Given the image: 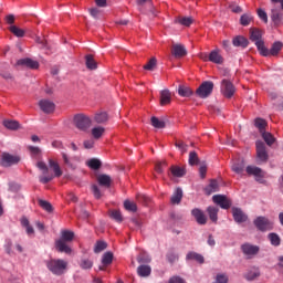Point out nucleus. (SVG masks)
Wrapping results in <instances>:
<instances>
[{"label": "nucleus", "instance_id": "nucleus-19", "mask_svg": "<svg viewBox=\"0 0 283 283\" xmlns=\"http://www.w3.org/2000/svg\"><path fill=\"white\" fill-rule=\"evenodd\" d=\"M97 182L99 187L109 189L112 187V177L109 175H99L97 176Z\"/></svg>", "mask_w": 283, "mask_h": 283}, {"label": "nucleus", "instance_id": "nucleus-41", "mask_svg": "<svg viewBox=\"0 0 283 283\" xmlns=\"http://www.w3.org/2000/svg\"><path fill=\"white\" fill-rule=\"evenodd\" d=\"M38 203L40 205V207L44 210L48 211V213H52V211L54 210V208L52 207V203H50V201H45L43 199H40L38 201Z\"/></svg>", "mask_w": 283, "mask_h": 283}, {"label": "nucleus", "instance_id": "nucleus-55", "mask_svg": "<svg viewBox=\"0 0 283 283\" xmlns=\"http://www.w3.org/2000/svg\"><path fill=\"white\" fill-rule=\"evenodd\" d=\"M169 178L172 179L174 182H178V166L170 168Z\"/></svg>", "mask_w": 283, "mask_h": 283}, {"label": "nucleus", "instance_id": "nucleus-34", "mask_svg": "<svg viewBox=\"0 0 283 283\" xmlns=\"http://www.w3.org/2000/svg\"><path fill=\"white\" fill-rule=\"evenodd\" d=\"M114 262V253L112 252H106L102 256V264L103 266H109Z\"/></svg>", "mask_w": 283, "mask_h": 283}, {"label": "nucleus", "instance_id": "nucleus-24", "mask_svg": "<svg viewBox=\"0 0 283 283\" xmlns=\"http://www.w3.org/2000/svg\"><path fill=\"white\" fill-rule=\"evenodd\" d=\"M171 103V92L164 90L160 92V105H169Z\"/></svg>", "mask_w": 283, "mask_h": 283}, {"label": "nucleus", "instance_id": "nucleus-5", "mask_svg": "<svg viewBox=\"0 0 283 283\" xmlns=\"http://www.w3.org/2000/svg\"><path fill=\"white\" fill-rule=\"evenodd\" d=\"M212 92H213V82L206 81L197 88L196 94L197 96H199V98H208V96H211Z\"/></svg>", "mask_w": 283, "mask_h": 283}, {"label": "nucleus", "instance_id": "nucleus-43", "mask_svg": "<svg viewBox=\"0 0 283 283\" xmlns=\"http://www.w3.org/2000/svg\"><path fill=\"white\" fill-rule=\"evenodd\" d=\"M261 135L263 140H265L266 145H269V147H271V145L275 143V137H273L271 133H266V130H264L263 133H261Z\"/></svg>", "mask_w": 283, "mask_h": 283}, {"label": "nucleus", "instance_id": "nucleus-2", "mask_svg": "<svg viewBox=\"0 0 283 283\" xmlns=\"http://www.w3.org/2000/svg\"><path fill=\"white\" fill-rule=\"evenodd\" d=\"M250 41H252L256 45L262 56H269V49H266V46L264 45V41L262 40V31L258 29H251Z\"/></svg>", "mask_w": 283, "mask_h": 283}, {"label": "nucleus", "instance_id": "nucleus-17", "mask_svg": "<svg viewBox=\"0 0 283 283\" xmlns=\"http://www.w3.org/2000/svg\"><path fill=\"white\" fill-rule=\"evenodd\" d=\"M55 249L60 253H66V255H70V253H72V248H70V245H67V242L63 240L55 241Z\"/></svg>", "mask_w": 283, "mask_h": 283}, {"label": "nucleus", "instance_id": "nucleus-46", "mask_svg": "<svg viewBox=\"0 0 283 283\" xmlns=\"http://www.w3.org/2000/svg\"><path fill=\"white\" fill-rule=\"evenodd\" d=\"M103 134H105V128L98 126V127H94L92 129V136L93 138H95L96 140H98V138H101V136H103Z\"/></svg>", "mask_w": 283, "mask_h": 283}, {"label": "nucleus", "instance_id": "nucleus-21", "mask_svg": "<svg viewBox=\"0 0 283 283\" xmlns=\"http://www.w3.org/2000/svg\"><path fill=\"white\" fill-rule=\"evenodd\" d=\"M220 211V209L216 206H209L207 208V213L211 220V222H213L214 224L218 223V212Z\"/></svg>", "mask_w": 283, "mask_h": 283}, {"label": "nucleus", "instance_id": "nucleus-11", "mask_svg": "<svg viewBox=\"0 0 283 283\" xmlns=\"http://www.w3.org/2000/svg\"><path fill=\"white\" fill-rule=\"evenodd\" d=\"M191 216L195 218L197 224L205 226L208 222L207 214L199 208H195L191 210Z\"/></svg>", "mask_w": 283, "mask_h": 283}, {"label": "nucleus", "instance_id": "nucleus-38", "mask_svg": "<svg viewBox=\"0 0 283 283\" xmlns=\"http://www.w3.org/2000/svg\"><path fill=\"white\" fill-rule=\"evenodd\" d=\"M9 30L12 34H14V36H18L20 39L25 36V31L17 25H11Z\"/></svg>", "mask_w": 283, "mask_h": 283}, {"label": "nucleus", "instance_id": "nucleus-49", "mask_svg": "<svg viewBox=\"0 0 283 283\" xmlns=\"http://www.w3.org/2000/svg\"><path fill=\"white\" fill-rule=\"evenodd\" d=\"M231 169L234 174H242L244 171V161L233 164Z\"/></svg>", "mask_w": 283, "mask_h": 283}, {"label": "nucleus", "instance_id": "nucleus-16", "mask_svg": "<svg viewBox=\"0 0 283 283\" xmlns=\"http://www.w3.org/2000/svg\"><path fill=\"white\" fill-rule=\"evenodd\" d=\"M205 61H210L211 63H216L217 65H221V63H224V59L217 50L211 51L208 59L207 56L205 57Z\"/></svg>", "mask_w": 283, "mask_h": 283}, {"label": "nucleus", "instance_id": "nucleus-44", "mask_svg": "<svg viewBox=\"0 0 283 283\" xmlns=\"http://www.w3.org/2000/svg\"><path fill=\"white\" fill-rule=\"evenodd\" d=\"M32 158H36L38 160L41 158V148L36 147V146H29L28 147Z\"/></svg>", "mask_w": 283, "mask_h": 283}, {"label": "nucleus", "instance_id": "nucleus-9", "mask_svg": "<svg viewBox=\"0 0 283 283\" xmlns=\"http://www.w3.org/2000/svg\"><path fill=\"white\" fill-rule=\"evenodd\" d=\"M20 160H21L20 156L10 155L9 153H3L1 156L2 167H12V165H18Z\"/></svg>", "mask_w": 283, "mask_h": 283}, {"label": "nucleus", "instance_id": "nucleus-14", "mask_svg": "<svg viewBox=\"0 0 283 283\" xmlns=\"http://www.w3.org/2000/svg\"><path fill=\"white\" fill-rule=\"evenodd\" d=\"M232 216L234 222L238 224H242V222H247V220H249L247 213H244V211H242L240 208H232Z\"/></svg>", "mask_w": 283, "mask_h": 283}, {"label": "nucleus", "instance_id": "nucleus-28", "mask_svg": "<svg viewBox=\"0 0 283 283\" xmlns=\"http://www.w3.org/2000/svg\"><path fill=\"white\" fill-rule=\"evenodd\" d=\"M94 120L97 123V125H104V123H107V120H109V115H107L106 112L96 113L94 116Z\"/></svg>", "mask_w": 283, "mask_h": 283}, {"label": "nucleus", "instance_id": "nucleus-29", "mask_svg": "<svg viewBox=\"0 0 283 283\" xmlns=\"http://www.w3.org/2000/svg\"><path fill=\"white\" fill-rule=\"evenodd\" d=\"M150 125L153 127H155V129H165V127H166L165 120H163L156 116H153L150 118Z\"/></svg>", "mask_w": 283, "mask_h": 283}, {"label": "nucleus", "instance_id": "nucleus-40", "mask_svg": "<svg viewBox=\"0 0 283 283\" xmlns=\"http://www.w3.org/2000/svg\"><path fill=\"white\" fill-rule=\"evenodd\" d=\"M280 50H282V42H274L269 51V55L271 54V56H277V54H280Z\"/></svg>", "mask_w": 283, "mask_h": 283}, {"label": "nucleus", "instance_id": "nucleus-32", "mask_svg": "<svg viewBox=\"0 0 283 283\" xmlns=\"http://www.w3.org/2000/svg\"><path fill=\"white\" fill-rule=\"evenodd\" d=\"M63 242H72L74 240V232L70 230H62L61 231V239Z\"/></svg>", "mask_w": 283, "mask_h": 283}, {"label": "nucleus", "instance_id": "nucleus-13", "mask_svg": "<svg viewBox=\"0 0 283 283\" xmlns=\"http://www.w3.org/2000/svg\"><path fill=\"white\" fill-rule=\"evenodd\" d=\"M39 107L42 112H44V114H52L54 109H56L54 102L49 99H41L39 102Z\"/></svg>", "mask_w": 283, "mask_h": 283}, {"label": "nucleus", "instance_id": "nucleus-64", "mask_svg": "<svg viewBox=\"0 0 283 283\" xmlns=\"http://www.w3.org/2000/svg\"><path fill=\"white\" fill-rule=\"evenodd\" d=\"M199 174H200L201 178H206L207 177V165L200 166Z\"/></svg>", "mask_w": 283, "mask_h": 283}, {"label": "nucleus", "instance_id": "nucleus-63", "mask_svg": "<svg viewBox=\"0 0 283 283\" xmlns=\"http://www.w3.org/2000/svg\"><path fill=\"white\" fill-rule=\"evenodd\" d=\"M171 205H178V188L175 189L172 197L170 198Z\"/></svg>", "mask_w": 283, "mask_h": 283}, {"label": "nucleus", "instance_id": "nucleus-20", "mask_svg": "<svg viewBox=\"0 0 283 283\" xmlns=\"http://www.w3.org/2000/svg\"><path fill=\"white\" fill-rule=\"evenodd\" d=\"M217 191H220V185L218 184V180L212 179L210 180V184L205 188V193L207 196H211V193H216Z\"/></svg>", "mask_w": 283, "mask_h": 283}, {"label": "nucleus", "instance_id": "nucleus-7", "mask_svg": "<svg viewBox=\"0 0 283 283\" xmlns=\"http://www.w3.org/2000/svg\"><path fill=\"white\" fill-rule=\"evenodd\" d=\"M221 94L226 98H232L235 94V86L229 80H222L221 82Z\"/></svg>", "mask_w": 283, "mask_h": 283}, {"label": "nucleus", "instance_id": "nucleus-3", "mask_svg": "<svg viewBox=\"0 0 283 283\" xmlns=\"http://www.w3.org/2000/svg\"><path fill=\"white\" fill-rule=\"evenodd\" d=\"M73 125L80 129V132H87L92 127V118L85 114H76L73 118Z\"/></svg>", "mask_w": 283, "mask_h": 283}, {"label": "nucleus", "instance_id": "nucleus-33", "mask_svg": "<svg viewBox=\"0 0 283 283\" xmlns=\"http://www.w3.org/2000/svg\"><path fill=\"white\" fill-rule=\"evenodd\" d=\"M179 25H184V28H190L193 24L192 17H179L178 18Z\"/></svg>", "mask_w": 283, "mask_h": 283}, {"label": "nucleus", "instance_id": "nucleus-57", "mask_svg": "<svg viewBox=\"0 0 283 283\" xmlns=\"http://www.w3.org/2000/svg\"><path fill=\"white\" fill-rule=\"evenodd\" d=\"M165 167H167V161H157L155 164V171L157 174H163Z\"/></svg>", "mask_w": 283, "mask_h": 283}, {"label": "nucleus", "instance_id": "nucleus-59", "mask_svg": "<svg viewBox=\"0 0 283 283\" xmlns=\"http://www.w3.org/2000/svg\"><path fill=\"white\" fill-rule=\"evenodd\" d=\"M36 167L42 171V174H48V171H50V168H48L45 161H38Z\"/></svg>", "mask_w": 283, "mask_h": 283}, {"label": "nucleus", "instance_id": "nucleus-27", "mask_svg": "<svg viewBox=\"0 0 283 283\" xmlns=\"http://www.w3.org/2000/svg\"><path fill=\"white\" fill-rule=\"evenodd\" d=\"M137 274L139 275V277H149L151 275V266L139 265L137 268Z\"/></svg>", "mask_w": 283, "mask_h": 283}, {"label": "nucleus", "instance_id": "nucleus-31", "mask_svg": "<svg viewBox=\"0 0 283 283\" xmlns=\"http://www.w3.org/2000/svg\"><path fill=\"white\" fill-rule=\"evenodd\" d=\"M187 260H193L195 262H198L199 264H205V256H202V254H199L197 252H189L187 254Z\"/></svg>", "mask_w": 283, "mask_h": 283}, {"label": "nucleus", "instance_id": "nucleus-23", "mask_svg": "<svg viewBox=\"0 0 283 283\" xmlns=\"http://www.w3.org/2000/svg\"><path fill=\"white\" fill-rule=\"evenodd\" d=\"M234 48H248L249 46V40L242 35H238L232 41Z\"/></svg>", "mask_w": 283, "mask_h": 283}, {"label": "nucleus", "instance_id": "nucleus-60", "mask_svg": "<svg viewBox=\"0 0 283 283\" xmlns=\"http://www.w3.org/2000/svg\"><path fill=\"white\" fill-rule=\"evenodd\" d=\"M258 17L261 19V21H263L264 23H269V15L266 14V12L262 9L258 10Z\"/></svg>", "mask_w": 283, "mask_h": 283}, {"label": "nucleus", "instance_id": "nucleus-58", "mask_svg": "<svg viewBox=\"0 0 283 283\" xmlns=\"http://www.w3.org/2000/svg\"><path fill=\"white\" fill-rule=\"evenodd\" d=\"M198 154L196 151H191L189 154V165L193 166V165H198Z\"/></svg>", "mask_w": 283, "mask_h": 283}, {"label": "nucleus", "instance_id": "nucleus-48", "mask_svg": "<svg viewBox=\"0 0 283 283\" xmlns=\"http://www.w3.org/2000/svg\"><path fill=\"white\" fill-rule=\"evenodd\" d=\"M137 262L139 264H149V262H151V258L148 256L147 253H140L138 256H137Z\"/></svg>", "mask_w": 283, "mask_h": 283}, {"label": "nucleus", "instance_id": "nucleus-51", "mask_svg": "<svg viewBox=\"0 0 283 283\" xmlns=\"http://www.w3.org/2000/svg\"><path fill=\"white\" fill-rule=\"evenodd\" d=\"M107 249V243L105 241H97L94 248V253H101Z\"/></svg>", "mask_w": 283, "mask_h": 283}, {"label": "nucleus", "instance_id": "nucleus-47", "mask_svg": "<svg viewBox=\"0 0 283 283\" xmlns=\"http://www.w3.org/2000/svg\"><path fill=\"white\" fill-rule=\"evenodd\" d=\"M168 59L171 61V63L178 60V44H172Z\"/></svg>", "mask_w": 283, "mask_h": 283}, {"label": "nucleus", "instance_id": "nucleus-39", "mask_svg": "<svg viewBox=\"0 0 283 283\" xmlns=\"http://www.w3.org/2000/svg\"><path fill=\"white\" fill-rule=\"evenodd\" d=\"M254 125H255V127L259 128L260 134L266 132V120H265V119H263V118H256V119L254 120Z\"/></svg>", "mask_w": 283, "mask_h": 283}, {"label": "nucleus", "instance_id": "nucleus-15", "mask_svg": "<svg viewBox=\"0 0 283 283\" xmlns=\"http://www.w3.org/2000/svg\"><path fill=\"white\" fill-rule=\"evenodd\" d=\"M17 65H20L22 67H29L30 70H39V62L30 57L18 60Z\"/></svg>", "mask_w": 283, "mask_h": 283}, {"label": "nucleus", "instance_id": "nucleus-52", "mask_svg": "<svg viewBox=\"0 0 283 283\" xmlns=\"http://www.w3.org/2000/svg\"><path fill=\"white\" fill-rule=\"evenodd\" d=\"M245 280L249 282L256 280V277H260V271H250L244 275Z\"/></svg>", "mask_w": 283, "mask_h": 283}, {"label": "nucleus", "instance_id": "nucleus-36", "mask_svg": "<svg viewBox=\"0 0 283 283\" xmlns=\"http://www.w3.org/2000/svg\"><path fill=\"white\" fill-rule=\"evenodd\" d=\"M3 126L7 129L15 130V129H19L20 124L18 120L7 119L3 122Z\"/></svg>", "mask_w": 283, "mask_h": 283}, {"label": "nucleus", "instance_id": "nucleus-35", "mask_svg": "<svg viewBox=\"0 0 283 283\" xmlns=\"http://www.w3.org/2000/svg\"><path fill=\"white\" fill-rule=\"evenodd\" d=\"M85 63L87 70H96L98 67V64H96V61L94 60L93 55H86Z\"/></svg>", "mask_w": 283, "mask_h": 283}, {"label": "nucleus", "instance_id": "nucleus-50", "mask_svg": "<svg viewBox=\"0 0 283 283\" xmlns=\"http://www.w3.org/2000/svg\"><path fill=\"white\" fill-rule=\"evenodd\" d=\"M124 209H126V211H133V212L138 211V207L136 206V203L129 200L124 201Z\"/></svg>", "mask_w": 283, "mask_h": 283}, {"label": "nucleus", "instance_id": "nucleus-8", "mask_svg": "<svg viewBox=\"0 0 283 283\" xmlns=\"http://www.w3.org/2000/svg\"><path fill=\"white\" fill-rule=\"evenodd\" d=\"M245 171L249 176H254L256 182H264V170L258 166H248Z\"/></svg>", "mask_w": 283, "mask_h": 283}, {"label": "nucleus", "instance_id": "nucleus-30", "mask_svg": "<svg viewBox=\"0 0 283 283\" xmlns=\"http://www.w3.org/2000/svg\"><path fill=\"white\" fill-rule=\"evenodd\" d=\"M268 240H270L272 247H280V244L282 243V239L275 232L269 233L268 234Z\"/></svg>", "mask_w": 283, "mask_h": 283}, {"label": "nucleus", "instance_id": "nucleus-53", "mask_svg": "<svg viewBox=\"0 0 283 283\" xmlns=\"http://www.w3.org/2000/svg\"><path fill=\"white\" fill-rule=\"evenodd\" d=\"M158 63V61L156 60V57H151L146 65H144V70H148V71H154V69L156 67V64Z\"/></svg>", "mask_w": 283, "mask_h": 283}, {"label": "nucleus", "instance_id": "nucleus-61", "mask_svg": "<svg viewBox=\"0 0 283 283\" xmlns=\"http://www.w3.org/2000/svg\"><path fill=\"white\" fill-rule=\"evenodd\" d=\"M137 200L142 202V205H149L150 199L146 195H138Z\"/></svg>", "mask_w": 283, "mask_h": 283}, {"label": "nucleus", "instance_id": "nucleus-62", "mask_svg": "<svg viewBox=\"0 0 283 283\" xmlns=\"http://www.w3.org/2000/svg\"><path fill=\"white\" fill-rule=\"evenodd\" d=\"M90 14L93 19H98V14H101V10L98 8L90 9Z\"/></svg>", "mask_w": 283, "mask_h": 283}, {"label": "nucleus", "instance_id": "nucleus-56", "mask_svg": "<svg viewBox=\"0 0 283 283\" xmlns=\"http://www.w3.org/2000/svg\"><path fill=\"white\" fill-rule=\"evenodd\" d=\"M91 189L96 200H101V198H103V192H101V188H98L96 185H93Z\"/></svg>", "mask_w": 283, "mask_h": 283}, {"label": "nucleus", "instance_id": "nucleus-37", "mask_svg": "<svg viewBox=\"0 0 283 283\" xmlns=\"http://www.w3.org/2000/svg\"><path fill=\"white\" fill-rule=\"evenodd\" d=\"M94 266V262L90 259H81L80 261V269H83V271H90Z\"/></svg>", "mask_w": 283, "mask_h": 283}, {"label": "nucleus", "instance_id": "nucleus-6", "mask_svg": "<svg viewBox=\"0 0 283 283\" xmlns=\"http://www.w3.org/2000/svg\"><path fill=\"white\" fill-rule=\"evenodd\" d=\"M256 147V158L260 163H268L269 161V153L266 151V145L264 142L258 140L255 143Z\"/></svg>", "mask_w": 283, "mask_h": 283}, {"label": "nucleus", "instance_id": "nucleus-18", "mask_svg": "<svg viewBox=\"0 0 283 283\" xmlns=\"http://www.w3.org/2000/svg\"><path fill=\"white\" fill-rule=\"evenodd\" d=\"M189 54V51L187 50V46L185 44H178V67H182V61L184 59H187Z\"/></svg>", "mask_w": 283, "mask_h": 283}, {"label": "nucleus", "instance_id": "nucleus-26", "mask_svg": "<svg viewBox=\"0 0 283 283\" xmlns=\"http://www.w3.org/2000/svg\"><path fill=\"white\" fill-rule=\"evenodd\" d=\"M49 166L51 169H53L55 178H61L63 176V170H61L59 163L54 161L53 159H49Z\"/></svg>", "mask_w": 283, "mask_h": 283}, {"label": "nucleus", "instance_id": "nucleus-1", "mask_svg": "<svg viewBox=\"0 0 283 283\" xmlns=\"http://www.w3.org/2000/svg\"><path fill=\"white\" fill-rule=\"evenodd\" d=\"M46 268L53 275H63L67 271V261L63 259H51L46 261Z\"/></svg>", "mask_w": 283, "mask_h": 283}, {"label": "nucleus", "instance_id": "nucleus-22", "mask_svg": "<svg viewBox=\"0 0 283 283\" xmlns=\"http://www.w3.org/2000/svg\"><path fill=\"white\" fill-rule=\"evenodd\" d=\"M282 19H283L282 11L279 9H272L271 20L273 21L274 25H280V23H282Z\"/></svg>", "mask_w": 283, "mask_h": 283}, {"label": "nucleus", "instance_id": "nucleus-12", "mask_svg": "<svg viewBox=\"0 0 283 283\" xmlns=\"http://www.w3.org/2000/svg\"><path fill=\"white\" fill-rule=\"evenodd\" d=\"M241 251L244 255H248V258H253V255H258V253H260V247L245 243L241 245Z\"/></svg>", "mask_w": 283, "mask_h": 283}, {"label": "nucleus", "instance_id": "nucleus-54", "mask_svg": "<svg viewBox=\"0 0 283 283\" xmlns=\"http://www.w3.org/2000/svg\"><path fill=\"white\" fill-rule=\"evenodd\" d=\"M251 21H253V17L251 14H243L240 18V23L241 25H249V23H251Z\"/></svg>", "mask_w": 283, "mask_h": 283}, {"label": "nucleus", "instance_id": "nucleus-4", "mask_svg": "<svg viewBox=\"0 0 283 283\" xmlns=\"http://www.w3.org/2000/svg\"><path fill=\"white\" fill-rule=\"evenodd\" d=\"M254 227H256V229L259 231H273V221L269 220V218L266 217H258L254 221H253Z\"/></svg>", "mask_w": 283, "mask_h": 283}, {"label": "nucleus", "instance_id": "nucleus-45", "mask_svg": "<svg viewBox=\"0 0 283 283\" xmlns=\"http://www.w3.org/2000/svg\"><path fill=\"white\" fill-rule=\"evenodd\" d=\"M109 218H112V220H115V222H123V214L119 212V210H112L109 212Z\"/></svg>", "mask_w": 283, "mask_h": 283}, {"label": "nucleus", "instance_id": "nucleus-42", "mask_svg": "<svg viewBox=\"0 0 283 283\" xmlns=\"http://www.w3.org/2000/svg\"><path fill=\"white\" fill-rule=\"evenodd\" d=\"M86 165L91 168V169H94L95 171L101 169V166L103 165L101 163V160L96 159V158H92L90 159Z\"/></svg>", "mask_w": 283, "mask_h": 283}, {"label": "nucleus", "instance_id": "nucleus-10", "mask_svg": "<svg viewBox=\"0 0 283 283\" xmlns=\"http://www.w3.org/2000/svg\"><path fill=\"white\" fill-rule=\"evenodd\" d=\"M214 205H218L221 209H231V201L224 195H214L212 197Z\"/></svg>", "mask_w": 283, "mask_h": 283}, {"label": "nucleus", "instance_id": "nucleus-25", "mask_svg": "<svg viewBox=\"0 0 283 283\" xmlns=\"http://www.w3.org/2000/svg\"><path fill=\"white\" fill-rule=\"evenodd\" d=\"M178 94H179V96H182L184 98H189V96L193 95V90H191V87L186 86V85H179Z\"/></svg>", "mask_w": 283, "mask_h": 283}]
</instances>
